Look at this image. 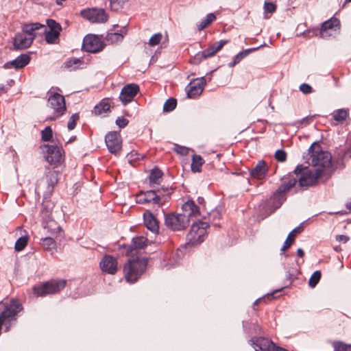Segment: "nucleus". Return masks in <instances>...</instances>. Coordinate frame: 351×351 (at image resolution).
<instances>
[{
    "label": "nucleus",
    "mask_w": 351,
    "mask_h": 351,
    "mask_svg": "<svg viewBox=\"0 0 351 351\" xmlns=\"http://www.w3.org/2000/svg\"><path fill=\"white\" fill-rule=\"evenodd\" d=\"M311 163L318 175L322 177H328L333 172L332 156L326 151H312Z\"/></svg>",
    "instance_id": "nucleus-1"
},
{
    "label": "nucleus",
    "mask_w": 351,
    "mask_h": 351,
    "mask_svg": "<svg viewBox=\"0 0 351 351\" xmlns=\"http://www.w3.org/2000/svg\"><path fill=\"white\" fill-rule=\"evenodd\" d=\"M296 173L294 171L289 174L285 176L282 178V183L278 186L273 197L270 199L269 202L272 203V206L270 208L269 214L274 212L278 208L286 199L284 194L289 191L293 186H294L298 182L297 180Z\"/></svg>",
    "instance_id": "nucleus-2"
},
{
    "label": "nucleus",
    "mask_w": 351,
    "mask_h": 351,
    "mask_svg": "<svg viewBox=\"0 0 351 351\" xmlns=\"http://www.w3.org/2000/svg\"><path fill=\"white\" fill-rule=\"evenodd\" d=\"M147 262L145 259L130 260L124 266L123 273L127 282H135L145 271Z\"/></svg>",
    "instance_id": "nucleus-3"
},
{
    "label": "nucleus",
    "mask_w": 351,
    "mask_h": 351,
    "mask_svg": "<svg viewBox=\"0 0 351 351\" xmlns=\"http://www.w3.org/2000/svg\"><path fill=\"white\" fill-rule=\"evenodd\" d=\"M294 173H296L300 187L311 186L317 182L318 178H322L315 170L309 169L302 165L296 167Z\"/></svg>",
    "instance_id": "nucleus-4"
},
{
    "label": "nucleus",
    "mask_w": 351,
    "mask_h": 351,
    "mask_svg": "<svg viewBox=\"0 0 351 351\" xmlns=\"http://www.w3.org/2000/svg\"><path fill=\"white\" fill-rule=\"evenodd\" d=\"M66 284L65 280H51L40 285L34 286L33 291L37 296L54 294L62 290Z\"/></svg>",
    "instance_id": "nucleus-5"
},
{
    "label": "nucleus",
    "mask_w": 351,
    "mask_h": 351,
    "mask_svg": "<svg viewBox=\"0 0 351 351\" xmlns=\"http://www.w3.org/2000/svg\"><path fill=\"white\" fill-rule=\"evenodd\" d=\"M208 227V223L202 221L193 223L187 234L189 242L192 245L202 243L204 241L206 234V229Z\"/></svg>",
    "instance_id": "nucleus-6"
},
{
    "label": "nucleus",
    "mask_w": 351,
    "mask_h": 351,
    "mask_svg": "<svg viewBox=\"0 0 351 351\" xmlns=\"http://www.w3.org/2000/svg\"><path fill=\"white\" fill-rule=\"evenodd\" d=\"M165 222L171 230L180 231L188 227L189 219L186 215L171 213L166 215Z\"/></svg>",
    "instance_id": "nucleus-7"
},
{
    "label": "nucleus",
    "mask_w": 351,
    "mask_h": 351,
    "mask_svg": "<svg viewBox=\"0 0 351 351\" xmlns=\"http://www.w3.org/2000/svg\"><path fill=\"white\" fill-rule=\"evenodd\" d=\"M49 106L53 110V114L48 119L49 120H56L59 118L66 111V105L64 97L59 93L51 95L48 99Z\"/></svg>",
    "instance_id": "nucleus-8"
},
{
    "label": "nucleus",
    "mask_w": 351,
    "mask_h": 351,
    "mask_svg": "<svg viewBox=\"0 0 351 351\" xmlns=\"http://www.w3.org/2000/svg\"><path fill=\"white\" fill-rule=\"evenodd\" d=\"M81 16L93 23H104L108 21L109 16L104 9L88 8L80 12Z\"/></svg>",
    "instance_id": "nucleus-9"
},
{
    "label": "nucleus",
    "mask_w": 351,
    "mask_h": 351,
    "mask_svg": "<svg viewBox=\"0 0 351 351\" xmlns=\"http://www.w3.org/2000/svg\"><path fill=\"white\" fill-rule=\"evenodd\" d=\"M144 194L147 199V204L162 206L167 201L170 192L169 189L162 187L147 191L144 192Z\"/></svg>",
    "instance_id": "nucleus-10"
},
{
    "label": "nucleus",
    "mask_w": 351,
    "mask_h": 351,
    "mask_svg": "<svg viewBox=\"0 0 351 351\" xmlns=\"http://www.w3.org/2000/svg\"><path fill=\"white\" fill-rule=\"evenodd\" d=\"M47 24L49 27V30H47V27L45 26L44 32L45 34V40L49 44H56L58 43L60 39L59 36L60 32L62 31L61 25L53 19H48Z\"/></svg>",
    "instance_id": "nucleus-11"
},
{
    "label": "nucleus",
    "mask_w": 351,
    "mask_h": 351,
    "mask_svg": "<svg viewBox=\"0 0 351 351\" xmlns=\"http://www.w3.org/2000/svg\"><path fill=\"white\" fill-rule=\"evenodd\" d=\"M104 48V43L101 39L95 35H88L84 37L82 43V49L90 53H97Z\"/></svg>",
    "instance_id": "nucleus-12"
},
{
    "label": "nucleus",
    "mask_w": 351,
    "mask_h": 351,
    "mask_svg": "<svg viewBox=\"0 0 351 351\" xmlns=\"http://www.w3.org/2000/svg\"><path fill=\"white\" fill-rule=\"evenodd\" d=\"M228 43L227 40H219L211 46L204 50L202 53H199L193 58V62L199 63L203 59L213 56L217 52L221 49V48Z\"/></svg>",
    "instance_id": "nucleus-13"
},
{
    "label": "nucleus",
    "mask_w": 351,
    "mask_h": 351,
    "mask_svg": "<svg viewBox=\"0 0 351 351\" xmlns=\"http://www.w3.org/2000/svg\"><path fill=\"white\" fill-rule=\"evenodd\" d=\"M106 145L110 152L117 154L121 149L122 141L119 133L110 132L105 137Z\"/></svg>",
    "instance_id": "nucleus-14"
},
{
    "label": "nucleus",
    "mask_w": 351,
    "mask_h": 351,
    "mask_svg": "<svg viewBox=\"0 0 351 351\" xmlns=\"http://www.w3.org/2000/svg\"><path fill=\"white\" fill-rule=\"evenodd\" d=\"M139 91V86L136 84H129L122 88L119 99L123 105L131 102Z\"/></svg>",
    "instance_id": "nucleus-15"
},
{
    "label": "nucleus",
    "mask_w": 351,
    "mask_h": 351,
    "mask_svg": "<svg viewBox=\"0 0 351 351\" xmlns=\"http://www.w3.org/2000/svg\"><path fill=\"white\" fill-rule=\"evenodd\" d=\"M204 86V78L196 79L191 82L186 87L187 97L195 98L202 94Z\"/></svg>",
    "instance_id": "nucleus-16"
},
{
    "label": "nucleus",
    "mask_w": 351,
    "mask_h": 351,
    "mask_svg": "<svg viewBox=\"0 0 351 351\" xmlns=\"http://www.w3.org/2000/svg\"><path fill=\"white\" fill-rule=\"evenodd\" d=\"M339 20L337 18L332 17L322 23L319 32L320 36L323 38H326L331 36V34L329 32V31L333 29L336 31L337 29H339Z\"/></svg>",
    "instance_id": "nucleus-17"
},
{
    "label": "nucleus",
    "mask_w": 351,
    "mask_h": 351,
    "mask_svg": "<svg viewBox=\"0 0 351 351\" xmlns=\"http://www.w3.org/2000/svg\"><path fill=\"white\" fill-rule=\"evenodd\" d=\"M33 37L28 36L26 34L19 32L13 38V45L15 49H25L31 46Z\"/></svg>",
    "instance_id": "nucleus-18"
},
{
    "label": "nucleus",
    "mask_w": 351,
    "mask_h": 351,
    "mask_svg": "<svg viewBox=\"0 0 351 351\" xmlns=\"http://www.w3.org/2000/svg\"><path fill=\"white\" fill-rule=\"evenodd\" d=\"M269 171V167L264 160H259L255 167L250 170L252 178L261 180L265 178Z\"/></svg>",
    "instance_id": "nucleus-19"
},
{
    "label": "nucleus",
    "mask_w": 351,
    "mask_h": 351,
    "mask_svg": "<svg viewBox=\"0 0 351 351\" xmlns=\"http://www.w3.org/2000/svg\"><path fill=\"white\" fill-rule=\"evenodd\" d=\"M101 270L109 274H114L117 270V259L110 255L105 256L99 263Z\"/></svg>",
    "instance_id": "nucleus-20"
},
{
    "label": "nucleus",
    "mask_w": 351,
    "mask_h": 351,
    "mask_svg": "<svg viewBox=\"0 0 351 351\" xmlns=\"http://www.w3.org/2000/svg\"><path fill=\"white\" fill-rule=\"evenodd\" d=\"M47 148L45 158L50 164L59 162L62 158L61 150L59 147L53 145H45Z\"/></svg>",
    "instance_id": "nucleus-21"
},
{
    "label": "nucleus",
    "mask_w": 351,
    "mask_h": 351,
    "mask_svg": "<svg viewBox=\"0 0 351 351\" xmlns=\"http://www.w3.org/2000/svg\"><path fill=\"white\" fill-rule=\"evenodd\" d=\"M183 215H186L190 220L191 217H198L200 216L199 208L195 204L194 201L189 200L182 206Z\"/></svg>",
    "instance_id": "nucleus-22"
},
{
    "label": "nucleus",
    "mask_w": 351,
    "mask_h": 351,
    "mask_svg": "<svg viewBox=\"0 0 351 351\" xmlns=\"http://www.w3.org/2000/svg\"><path fill=\"white\" fill-rule=\"evenodd\" d=\"M148 240L144 237H138L132 239V243L127 250L128 256H133L136 254L137 250L143 249L147 245Z\"/></svg>",
    "instance_id": "nucleus-23"
},
{
    "label": "nucleus",
    "mask_w": 351,
    "mask_h": 351,
    "mask_svg": "<svg viewBox=\"0 0 351 351\" xmlns=\"http://www.w3.org/2000/svg\"><path fill=\"white\" fill-rule=\"evenodd\" d=\"M30 61V57L27 54H21L16 59L8 62L5 64L4 66L6 69L14 68L16 69L23 68Z\"/></svg>",
    "instance_id": "nucleus-24"
},
{
    "label": "nucleus",
    "mask_w": 351,
    "mask_h": 351,
    "mask_svg": "<svg viewBox=\"0 0 351 351\" xmlns=\"http://www.w3.org/2000/svg\"><path fill=\"white\" fill-rule=\"evenodd\" d=\"M255 351H269L273 342L268 339L259 337L250 341Z\"/></svg>",
    "instance_id": "nucleus-25"
},
{
    "label": "nucleus",
    "mask_w": 351,
    "mask_h": 351,
    "mask_svg": "<svg viewBox=\"0 0 351 351\" xmlns=\"http://www.w3.org/2000/svg\"><path fill=\"white\" fill-rule=\"evenodd\" d=\"M144 223L147 229L154 233H157L159 230L158 222L151 213L144 214Z\"/></svg>",
    "instance_id": "nucleus-26"
},
{
    "label": "nucleus",
    "mask_w": 351,
    "mask_h": 351,
    "mask_svg": "<svg viewBox=\"0 0 351 351\" xmlns=\"http://www.w3.org/2000/svg\"><path fill=\"white\" fill-rule=\"evenodd\" d=\"M40 28H45V25L39 23L24 24L21 32L26 34L28 36H32L34 40L36 36L35 31Z\"/></svg>",
    "instance_id": "nucleus-27"
},
{
    "label": "nucleus",
    "mask_w": 351,
    "mask_h": 351,
    "mask_svg": "<svg viewBox=\"0 0 351 351\" xmlns=\"http://www.w3.org/2000/svg\"><path fill=\"white\" fill-rule=\"evenodd\" d=\"M302 230V228L301 226H298L295 228L291 232H289V234L287 236V239L285 240L284 245L281 249L282 251H285L288 248L291 247L292 243L294 242L295 238L296 237L297 234L300 233Z\"/></svg>",
    "instance_id": "nucleus-28"
},
{
    "label": "nucleus",
    "mask_w": 351,
    "mask_h": 351,
    "mask_svg": "<svg viewBox=\"0 0 351 351\" xmlns=\"http://www.w3.org/2000/svg\"><path fill=\"white\" fill-rule=\"evenodd\" d=\"M162 174L159 169H154L149 175L150 186L154 187V184H158L162 179Z\"/></svg>",
    "instance_id": "nucleus-29"
},
{
    "label": "nucleus",
    "mask_w": 351,
    "mask_h": 351,
    "mask_svg": "<svg viewBox=\"0 0 351 351\" xmlns=\"http://www.w3.org/2000/svg\"><path fill=\"white\" fill-rule=\"evenodd\" d=\"M204 163V159L199 155H193L192 156L191 171L193 172H200L202 165Z\"/></svg>",
    "instance_id": "nucleus-30"
},
{
    "label": "nucleus",
    "mask_w": 351,
    "mask_h": 351,
    "mask_svg": "<svg viewBox=\"0 0 351 351\" xmlns=\"http://www.w3.org/2000/svg\"><path fill=\"white\" fill-rule=\"evenodd\" d=\"M110 104L108 101L103 100L95 106L94 112L96 115H100L110 111Z\"/></svg>",
    "instance_id": "nucleus-31"
},
{
    "label": "nucleus",
    "mask_w": 351,
    "mask_h": 351,
    "mask_svg": "<svg viewBox=\"0 0 351 351\" xmlns=\"http://www.w3.org/2000/svg\"><path fill=\"white\" fill-rule=\"evenodd\" d=\"M216 19L215 14H208L204 19H203L199 24L197 25L198 31H202L207 27L212 22Z\"/></svg>",
    "instance_id": "nucleus-32"
},
{
    "label": "nucleus",
    "mask_w": 351,
    "mask_h": 351,
    "mask_svg": "<svg viewBox=\"0 0 351 351\" xmlns=\"http://www.w3.org/2000/svg\"><path fill=\"white\" fill-rule=\"evenodd\" d=\"M41 245L45 250L53 252L56 250V243L51 237H45L41 239Z\"/></svg>",
    "instance_id": "nucleus-33"
},
{
    "label": "nucleus",
    "mask_w": 351,
    "mask_h": 351,
    "mask_svg": "<svg viewBox=\"0 0 351 351\" xmlns=\"http://www.w3.org/2000/svg\"><path fill=\"white\" fill-rule=\"evenodd\" d=\"M334 120L341 122L348 117V110L344 108L339 109L333 112L332 114Z\"/></svg>",
    "instance_id": "nucleus-34"
},
{
    "label": "nucleus",
    "mask_w": 351,
    "mask_h": 351,
    "mask_svg": "<svg viewBox=\"0 0 351 351\" xmlns=\"http://www.w3.org/2000/svg\"><path fill=\"white\" fill-rule=\"evenodd\" d=\"M334 351H351V344L341 341H335L332 343Z\"/></svg>",
    "instance_id": "nucleus-35"
},
{
    "label": "nucleus",
    "mask_w": 351,
    "mask_h": 351,
    "mask_svg": "<svg viewBox=\"0 0 351 351\" xmlns=\"http://www.w3.org/2000/svg\"><path fill=\"white\" fill-rule=\"evenodd\" d=\"M46 178L49 187L53 189L58 182V173L55 171H49L46 174Z\"/></svg>",
    "instance_id": "nucleus-36"
},
{
    "label": "nucleus",
    "mask_w": 351,
    "mask_h": 351,
    "mask_svg": "<svg viewBox=\"0 0 351 351\" xmlns=\"http://www.w3.org/2000/svg\"><path fill=\"white\" fill-rule=\"evenodd\" d=\"M28 242V237H21L17 239V241L15 243V250L16 251H21L23 250L27 245Z\"/></svg>",
    "instance_id": "nucleus-37"
},
{
    "label": "nucleus",
    "mask_w": 351,
    "mask_h": 351,
    "mask_svg": "<svg viewBox=\"0 0 351 351\" xmlns=\"http://www.w3.org/2000/svg\"><path fill=\"white\" fill-rule=\"evenodd\" d=\"M177 105V101L174 98L168 99L164 104L163 110L165 112H171L175 109Z\"/></svg>",
    "instance_id": "nucleus-38"
},
{
    "label": "nucleus",
    "mask_w": 351,
    "mask_h": 351,
    "mask_svg": "<svg viewBox=\"0 0 351 351\" xmlns=\"http://www.w3.org/2000/svg\"><path fill=\"white\" fill-rule=\"evenodd\" d=\"M257 48L247 49L239 52L237 55H236L234 57V62H235L237 64H239L241 61V60L246 57L250 52L254 51Z\"/></svg>",
    "instance_id": "nucleus-39"
},
{
    "label": "nucleus",
    "mask_w": 351,
    "mask_h": 351,
    "mask_svg": "<svg viewBox=\"0 0 351 351\" xmlns=\"http://www.w3.org/2000/svg\"><path fill=\"white\" fill-rule=\"evenodd\" d=\"M106 39L111 43H116L122 41L123 36L119 33H108Z\"/></svg>",
    "instance_id": "nucleus-40"
},
{
    "label": "nucleus",
    "mask_w": 351,
    "mask_h": 351,
    "mask_svg": "<svg viewBox=\"0 0 351 351\" xmlns=\"http://www.w3.org/2000/svg\"><path fill=\"white\" fill-rule=\"evenodd\" d=\"M321 278V272L319 271H315L311 276L308 280V285L313 288L315 287Z\"/></svg>",
    "instance_id": "nucleus-41"
},
{
    "label": "nucleus",
    "mask_w": 351,
    "mask_h": 351,
    "mask_svg": "<svg viewBox=\"0 0 351 351\" xmlns=\"http://www.w3.org/2000/svg\"><path fill=\"white\" fill-rule=\"evenodd\" d=\"M127 0H110V8L112 10L117 11L123 8Z\"/></svg>",
    "instance_id": "nucleus-42"
},
{
    "label": "nucleus",
    "mask_w": 351,
    "mask_h": 351,
    "mask_svg": "<svg viewBox=\"0 0 351 351\" xmlns=\"http://www.w3.org/2000/svg\"><path fill=\"white\" fill-rule=\"evenodd\" d=\"M80 119V114L79 113H75L71 115L70 117L68 123H67V128L69 130H72L75 128L77 122Z\"/></svg>",
    "instance_id": "nucleus-43"
},
{
    "label": "nucleus",
    "mask_w": 351,
    "mask_h": 351,
    "mask_svg": "<svg viewBox=\"0 0 351 351\" xmlns=\"http://www.w3.org/2000/svg\"><path fill=\"white\" fill-rule=\"evenodd\" d=\"M53 132L51 127L47 126L41 132V137L43 141H49L52 138Z\"/></svg>",
    "instance_id": "nucleus-44"
},
{
    "label": "nucleus",
    "mask_w": 351,
    "mask_h": 351,
    "mask_svg": "<svg viewBox=\"0 0 351 351\" xmlns=\"http://www.w3.org/2000/svg\"><path fill=\"white\" fill-rule=\"evenodd\" d=\"M162 38V35L160 33L154 34L149 40V45L151 47L158 45Z\"/></svg>",
    "instance_id": "nucleus-45"
},
{
    "label": "nucleus",
    "mask_w": 351,
    "mask_h": 351,
    "mask_svg": "<svg viewBox=\"0 0 351 351\" xmlns=\"http://www.w3.org/2000/svg\"><path fill=\"white\" fill-rule=\"evenodd\" d=\"M173 150L178 153V154H180L182 156H186L189 154V148L184 146H181L178 145H176L175 147L173 148Z\"/></svg>",
    "instance_id": "nucleus-46"
},
{
    "label": "nucleus",
    "mask_w": 351,
    "mask_h": 351,
    "mask_svg": "<svg viewBox=\"0 0 351 351\" xmlns=\"http://www.w3.org/2000/svg\"><path fill=\"white\" fill-rule=\"evenodd\" d=\"M276 5L275 3L269 1H265L264 10L265 12L273 13L276 11Z\"/></svg>",
    "instance_id": "nucleus-47"
},
{
    "label": "nucleus",
    "mask_w": 351,
    "mask_h": 351,
    "mask_svg": "<svg viewBox=\"0 0 351 351\" xmlns=\"http://www.w3.org/2000/svg\"><path fill=\"white\" fill-rule=\"evenodd\" d=\"M275 158L279 162H285L287 158V154L282 149H278L275 153Z\"/></svg>",
    "instance_id": "nucleus-48"
},
{
    "label": "nucleus",
    "mask_w": 351,
    "mask_h": 351,
    "mask_svg": "<svg viewBox=\"0 0 351 351\" xmlns=\"http://www.w3.org/2000/svg\"><path fill=\"white\" fill-rule=\"evenodd\" d=\"M299 89L300 90L306 95V94H310L313 92V88L312 87L308 84H306V83H303L302 84L300 87H299Z\"/></svg>",
    "instance_id": "nucleus-49"
},
{
    "label": "nucleus",
    "mask_w": 351,
    "mask_h": 351,
    "mask_svg": "<svg viewBox=\"0 0 351 351\" xmlns=\"http://www.w3.org/2000/svg\"><path fill=\"white\" fill-rule=\"evenodd\" d=\"M80 62V60L77 58L71 59L64 63L65 67L69 69H75V66Z\"/></svg>",
    "instance_id": "nucleus-50"
},
{
    "label": "nucleus",
    "mask_w": 351,
    "mask_h": 351,
    "mask_svg": "<svg viewBox=\"0 0 351 351\" xmlns=\"http://www.w3.org/2000/svg\"><path fill=\"white\" fill-rule=\"evenodd\" d=\"M208 216H209V219L212 221V222L216 225L217 223H215V219H220L221 218V214L217 210H213L211 211L209 214H208Z\"/></svg>",
    "instance_id": "nucleus-51"
},
{
    "label": "nucleus",
    "mask_w": 351,
    "mask_h": 351,
    "mask_svg": "<svg viewBox=\"0 0 351 351\" xmlns=\"http://www.w3.org/2000/svg\"><path fill=\"white\" fill-rule=\"evenodd\" d=\"M136 202L138 204H147V199L145 197L144 192H140L136 196Z\"/></svg>",
    "instance_id": "nucleus-52"
},
{
    "label": "nucleus",
    "mask_w": 351,
    "mask_h": 351,
    "mask_svg": "<svg viewBox=\"0 0 351 351\" xmlns=\"http://www.w3.org/2000/svg\"><path fill=\"white\" fill-rule=\"evenodd\" d=\"M128 120L123 117H118L116 120V124L120 128H125L128 124Z\"/></svg>",
    "instance_id": "nucleus-53"
},
{
    "label": "nucleus",
    "mask_w": 351,
    "mask_h": 351,
    "mask_svg": "<svg viewBox=\"0 0 351 351\" xmlns=\"http://www.w3.org/2000/svg\"><path fill=\"white\" fill-rule=\"evenodd\" d=\"M266 298L269 300H271L273 299V294H268L265 297L260 298L257 299L254 302V305H257L262 302H265Z\"/></svg>",
    "instance_id": "nucleus-54"
},
{
    "label": "nucleus",
    "mask_w": 351,
    "mask_h": 351,
    "mask_svg": "<svg viewBox=\"0 0 351 351\" xmlns=\"http://www.w3.org/2000/svg\"><path fill=\"white\" fill-rule=\"evenodd\" d=\"M269 351H287L286 349H284L282 348H280V347H278V346H276L274 343H273V346L270 348L269 349Z\"/></svg>",
    "instance_id": "nucleus-55"
},
{
    "label": "nucleus",
    "mask_w": 351,
    "mask_h": 351,
    "mask_svg": "<svg viewBox=\"0 0 351 351\" xmlns=\"http://www.w3.org/2000/svg\"><path fill=\"white\" fill-rule=\"evenodd\" d=\"M312 119L311 117H306L300 121L301 124H308L309 121Z\"/></svg>",
    "instance_id": "nucleus-56"
},
{
    "label": "nucleus",
    "mask_w": 351,
    "mask_h": 351,
    "mask_svg": "<svg viewBox=\"0 0 351 351\" xmlns=\"http://www.w3.org/2000/svg\"><path fill=\"white\" fill-rule=\"evenodd\" d=\"M337 239L338 241H343L344 242H347L348 240V237L346 236H344V235H338L337 237Z\"/></svg>",
    "instance_id": "nucleus-57"
},
{
    "label": "nucleus",
    "mask_w": 351,
    "mask_h": 351,
    "mask_svg": "<svg viewBox=\"0 0 351 351\" xmlns=\"http://www.w3.org/2000/svg\"><path fill=\"white\" fill-rule=\"evenodd\" d=\"M297 254L299 257L302 258L304 256V252L302 249L299 248L297 250Z\"/></svg>",
    "instance_id": "nucleus-58"
},
{
    "label": "nucleus",
    "mask_w": 351,
    "mask_h": 351,
    "mask_svg": "<svg viewBox=\"0 0 351 351\" xmlns=\"http://www.w3.org/2000/svg\"><path fill=\"white\" fill-rule=\"evenodd\" d=\"M236 64H236V62H234V60H232V62H229V63H228V66H229V67H233V66H234Z\"/></svg>",
    "instance_id": "nucleus-59"
},
{
    "label": "nucleus",
    "mask_w": 351,
    "mask_h": 351,
    "mask_svg": "<svg viewBox=\"0 0 351 351\" xmlns=\"http://www.w3.org/2000/svg\"><path fill=\"white\" fill-rule=\"evenodd\" d=\"M346 208L351 210V201L346 204Z\"/></svg>",
    "instance_id": "nucleus-60"
},
{
    "label": "nucleus",
    "mask_w": 351,
    "mask_h": 351,
    "mask_svg": "<svg viewBox=\"0 0 351 351\" xmlns=\"http://www.w3.org/2000/svg\"><path fill=\"white\" fill-rule=\"evenodd\" d=\"M202 200H203V198H201V199L199 198V203H201Z\"/></svg>",
    "instance_id": "nucleus-61"
},
{
    "label": "nucleus",
    "mask_w": 351,
    "mask_h": 351,
    "mask_svg": "<svg viewBox=\"0 0 351 351\" xmlns=\"http://www.w3.org/2000/svg\"><path fill=\"white\" fill-rule=\"evenodd\" d=\"M202 200H203V198H201V199L199 198V203H201Z\"/></svg>",
    "instance_id": "nucleus-62"
},
{
    "label": "nucleus",
    "mask_w": 351,
    "mask_h": 351,
    "mask_svg": "<svg viewBox=\"0 0 351 351\" xmlns=\"http://www.w3.org/2000/svg\"><path fill=\"white\" fill-rule=\"evenodd\" d=\"M202 200H203V198H201V199L199 198V203H201Z\"/></svg>",
    "instance_id": "nucleus-63"
},
{
    "label": "nucleus",
    "mask_w": 351,
    "mask_h": 351,
    "mask_svg": "<svg viewBox=\"0 0 351 351\" xmlns=\"http://www.w3.org/2000/svg\"><path fill=\"white\" fill-rule=\"evenodd\" d=\"M346 1H348V2H351V0H346Z\"/></svg>",
    "instance_id": "nucleus-64"
}]
</instances>
